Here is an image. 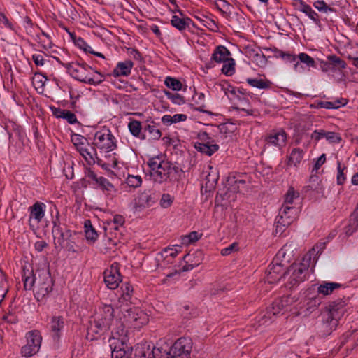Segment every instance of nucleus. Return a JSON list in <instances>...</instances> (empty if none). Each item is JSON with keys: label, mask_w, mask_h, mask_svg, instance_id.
<instances>
[{"label": "nucleus", "mask_w": 358, "mask_h": 358, "mask_svg": "<svg viewBox=\"0 0 358 358\" xmlns=\"http://www.w3.org/2000/svg\"><path fill=\"white\" fill-rule=\"evenodd\" d=\"M134 63L131 60L119 62L114 69L113 74L115 77L127 76L130 74Z\"/></svg>", "instance_id": "24"}, {"label": "nucleus", "mask_w": 358, "mask_h": 358, "mask_svg": "<svg viewBox=\"0 0 358 358\" xmlns=\"http://www.w3.org/2000/svg\"><path fill=\"white\" fill-rule=\"evenodd\" d=\"M337 164H338L337 183L338 185H342V184H343V182L345 180V177L344 173H343L345 167L344 168L341 167L340 162H338Z\"/></svg>", "instance_id": "59"}, {"label": "nucleus", "mask_w": 358, "mask_h": 358, "mask_svg": "<svg viewBox=\"0 0 358 358\" xmlns=\"http://www.w3.org/2000/svg\"><path fill=\"white\" fill-rule=\"evenodd\" d=\"M201 236V234H199L197 231H192L189 234L181 237L182 244L188 245L199 240Z\"/></svg>", "instance_id": "40"}, {"label": "nucleus", "mask_w": 358, "mask_h": 358, "mask_svg": "<svg viewBox=\"0 0 358 358\" xmlns=\"http://www.w3.org/2000/svg\"><path fill=\"white\" fill-rule=\"evenodd\" d=\"M326 162V155L325 154H322L320 155V157H318L315 162V164L313 166L312 173L317 172L319 169Z\"/></svg>", "instance_id": "58"}, {"label": "nucleus", "mask_w": 358, "mask_h": 358, "mask_svg": "<svg viewBox=\"0 0 358 358\" xmlns=\"http://www.w3.org/2000/svg\"><path fill=\"white\" fill-rule=\"evenodd\" d=\"M114 322V309L110 305H104L90 321L87 329V338L90 340L96 338V335L108 329Z\"/></svg>", "instance_id": "4"}, {"label": "nucleus", "mask_w": 358, "mask_h": 358, "mask_svg": "<svg viewBox=\"0 0 358 358\" xmlns=\"http://www.w3.org/2000/svg\"><path fill=\"white\" fill-rule=\"evenodd\" d=\"M36 40L41 44V47L45 49L50 48L52 46V41L48 35L44 32H41L36 35Z\"/></svg>", "instance_id": "41"}, {"label": "nucleus", "mask_w": 358, "mask_h": 358, "mask_svg": "<svg viewBox=\"0 0 358 358\" xmlns=\"http://www.w3.org/2000/svg\"><path fill=\"white\" fill-rule=\"evenodd\" d=\"M49 324L53 339L58 341L64 327V318L62 316H53Z\"/></svg>", "instance_id": "19"}, {"label": "nucleus", "mask_w": 358, "mask_h": 358, "mask_svg": "<svg viewBox=\"0 0 358 358\" xmlns=\"http://www.w3.org/2000/svg\"><path fill=\"white\" fill-rule=\"evenodd\" d=\"M45 206L43 203L36 202L33 206H30L29 210V226L33 229V222H36V224H38L45 215Z\"/></svg>", "instance_id": "17"}, {"label": "nucleus", "mask_w": 358, "mask_h": 358, "mask_svg": "<svg viewBox=\"0 0 358 358\" xmlns=\"http://www.w3.org/2000/svg\"><path fill=\"white\" fill-rule=\"evenodd\" d=\"M104 282L106 287L110 289H115L122 282V276L120 273V265L117 262H113L110 268L103 273Z\"/></svg>", "instance_id": "13"}, {"label": "nucleus", "mask_w": 358, "mask_h": 358, "mask_svg": "<svg viewBox=\"0 0 358 358\" xmlns=\"http://www.w3.org/2000/svg\"><path fill=\"white\" fill-rule=\"evenodd\" d=\"M127 331L123 323L116 321L113 328L109 345L111 349V358H129L131 348L127 343Z\"/></svg>", "instance_id": "2"}, {"label": "nucleus", "mask_w": 358, "mask_h": 358, "mask_svg": "<svg viewBox=\"0 0 358 358\" xmlns=\"http://www.w3.org/2000/svg\"><path fill=\"white\" fill-rule=\"evenodd\" d=\"M164 83L169 88L176 91L180 90L182 85L180 81L171 77H167Z\"/></svg>", "instance_id": "44"}, {"label": "nucleus", "mask_w": 358, "mask_h": 358, "mask_svg": "<svg viewBox=\"0 0 358 358\" xmlns=\"http://www.w3.org/2000/svg\"><path fill=\"white\" fill-rule=\"evenodd\" d=\"M296 5L298 6L299 9L306 13L312 20L315 22L317 24L320 22L318 15L309 5L305 3L301 0L298 1L296 2Z\"/></svg>", "instance_id": "28"}, {"label": "nucleus", "mask_w": 358, "mask_h": 358, "mask_svg": "<svg viewBox=\"0 0 358 358\" xmlns=\"http://www.w3.org/2000/svg\"><path fill=\"white\" fill-rule=\"evenodd\" d=\"M321 301L318 297L311 298L307 303V309L310 311L314 310L320 304Z\"/></svg>", "instance_id": "60"}, {"label": "nucleus", "mask_w": 358, "mask_h": 358, "mask_svg": "<svg viewBox=\"0 0 358 358\" xmlns=\"http://www.w3.org/2000/svg\"><path fill=\"white\" fill-rule=\"evenodd\" d=\"M97 184L99 185L103 192H106L109 195L113 196L116 192V189L113 185L104 177H99L97 180Z\"/></svg>", "instance_id": "32"}, {"label": "nucleus", "mask_w": 358, "mask_h": 358, "mask_svg": "<svg viewBox=\"0 0 358 358\" xmlns=\"http://www.w3.org/2000/svg\"><path fill=\"white\" fill-rule=\"evenodd\" d=\"M155 203L152 194L149 192L141 193L135 200L134 207L138 208H145L150 207Z\"/></svg>", "instance_id": "23"}, {"label": "nucleus", "mask_w": 358, "mask_h": 358, "mask_svg": "<svg viewBox=\"0 0 358 358\" xmlns=\"http://www.w3.org/2000/svg\"><path fill=\"white\" fill-rule=\"evenodd\" d=\"M94 143L100 149L111 151L115 147V138L108 129H103L95 133Z\"/></svg>", "instance_id": "11"}, {"label": "nucleus", "mask_w": 358, "mask_h": 358, "mask_svg": "<svg viewBox=\"0 0 358 358\" xmlns=\"http://www.w3.org/2000/svg\"><path fill=\"white\" fill-rule=\"evenodd\" d=\"M299 197V194L293 187H289L285 196L284 203L282 206L294 207L293 206L294 200L298 199Z\"/></svg>", "instance_id": "33"}, {"label": "nucleus", "mask_w": 358, "mask_h": 358, "mask_svg": "<svg viewBox=\"0 0 358 358\" xmlns=\"http://www.w3.org/2000/svg\"><path fill=\"white\" fill-rule=\"evenodd\" d=\"M124 223V218L120 215H116L113 217V223L111 224V229L118 230L120 227H122Z\"/></svg>", "instance_id": "53"}, {"label": "nucleus", "mask_w": 358, "mask_h": 358, "mask_svg": "<svg viewBox=\"0 0 358 358\" xmlns=\"http://www.w3.org/2000/svg\"><path fill=\"white\" fill-rule=\"evenodd\" d=\"M155 348L147 343L136 345L134 350L135 358H155Z\"/></svg>", "instance_id": "20"}, {"label": "nucleus", "mask_w": 358, "mask_h": 358, "mask_svg": "<svg viewBox=\"0 0 358 358\" xmlns=\"http://www.w3.org/2000/svg\"><path fill=\"white\" fill-rule=\"evenodd\" d=\"M308 268V262L291 265L285 273L288 278L287 286L291 289L303 282L306 279Z\"/></svg>", "instance_id": "6"}, {"label": "nucleus", "mask_w": 358, "mask_h": 358, "mask_svg": "<svg viewBox=\"0 0 358 358\" xmlns=\"http://www.w3.org/2000/svg\"><path fill=\"white\" fill-rule=\"evenodd\" d=\"M271 320V314L268 310L266 313H262L257 317V322L259 326L266 325Z\"/></svg>", "instance_id": "54"}, {"label": "nucleus", "mask_w": 358, "mask_h": 358, "mask_svg": "<svg viewBox=\"0 0 358 358\" xmlns=\"http://www.w3.org/2000/svg\"><path fill=\"white\" fill-rule=\"evenodd\" d=\"M341 284L337 282H324L321 284L317 288V292L324 296L331 294L336 289L340 288Z\"/></svg>", "instance_id": "30"}, {"label": "nucleus", "mask_w": 358, "mask_h": 358, "mask_svg": "<svg viewBox=\"0 0 358 358\" xmlns=\"http://www.w3.org/2000/svg\"><path fill=\"white\" fill-rule=\"evenodd\" d=\"M122 294L118 299L119 306H129V303H131V300L133 295V287L129 282H124L121 286Z\"/></svg>", "instance_id": "22"}, {"label": "nucleus", "mask_w": 358, "mask_h": 358, "mask_svg": "<svg viewBox=\"0 0 358 358\" xmlns=\"http://www.w3.org/2000/svg\"><path fill=\"white\" fill-rule=\"evenodd\" d=\"M63 66L67 69L69 74L75 79L87 83L90 80L88 79L90 75L92 74L93 69L86 64H80L78 62H71L63 64Z\"/></svg>", "instance_id": "9"}, {"label": "nucleus", "mask_w": 358, "mask_h": 358, "mask_svg": "<svg viewBox=\"0 0 358 358\" xmlns=\"http://www.w3.org/2000/svg\"><path fill=\"white\" fill-rule=\"evenodd\" d=\"M62 118L65 119L69 124H75L78 122L76 115L67 110H65Z\"/></svg>", "instance_id": "57"}, {"label": "nucleus", "mask_w": 358, "mask_h": 358, "mask_svg": "<svg viewBox=\"0 0 358 358\" xmlns=\"http://www.w3.org/2000/svg\"><path fill=\"white\" fill-rule=\"evenodd\" d=\"M247 83L252 87L259 89H268L270 87L271 83L268 80L258 78H248Z\"/></svg>", "instance_id": "38"}, {"label": "nucleus", "mask_w": 358, "mask_h": 358, "mask_svg": "<svg viewBox=\"0 0 358 358\" xmlns=\"http://www.w3.org/2000/svg\"><path fill=\"white\" fill-rule=\"evenodd\" d=\"M147 164L150 168V176L156 183L162 184L171 181L178 172V168L166 160L162 155L150 158Z\"/></svg>", "instance_id": "1"}, {"label": "nucleus", "mask_w": 358, "mask_h": 358, "mask_svg": "<svg viewBox=\"0 0 358 358\" xmlns=\"http://www.w3.org/2000/svg\"><path fill=\"white\" fill-rule=\"evenodd\" d=\"M325 138L331 143H339L341 138L335 132L326 131Z\"/></svg>", "instance_id": "61"}, {"label": "nucleus", "mask_w": 358, "mask_h": 358, "mask_svg": "<svg viewBox=\"0 0 358 358\" xmlns=\"http://www.w3.org/2000/svg\"><path fill=\"white\" fill-rule=\"evenodd\" d=\"M299 208L296 207L282 206L277 217V229L282 230V227L290 225L297 217Z\"/></svg>", "instance_id": "12"}, {"label": "nucleus", "mask_w": 358, "mask_h": 358, "mask_svg": "<svg viewBox=\"0 0 358 358\" xmlns=\"http://www.w3.org/2000/svg\"><path fill=\"white\" fill-rule=\"evenodd\" d=\"M127 183L129 187L136 188L142 183V179L140 176L129 175L127 178Z\"/></svg>", "instance_id": "48"}, {"label": "nucleus", "mask_w": 358, "mask_h": 358, "mask_svg": "<svg viewBox=\"0 0 358 358\" xmlns=\"http://www.w3.org/2000/svg\"><path fill=\"white\" fill-rule=\"evenodd\" d=\"M345 301L341 299L331 302L322 313V323L320 332L322 336H328L336 329L341 318L344 315Z\"/></svg>", "instance_id": "3"}, {"label": "nucleus", "mask_w": 358, "mask_h": 358, "mask_svg": "<svg viewBox=\"0 0 358 358\" xmlns=\"http://www.w3.org/2000/svg\"><path fill=\"white\" fill-rule=\"evenodd\" d=\"M76 145L77 146L78 151L89 164L95 162V158H96V152L94 148L90 146V145H88L87 147L84 146L83 143H80L79 145Z\"/></svg>", "instance_id": "21"}, {"label": "nucleus", "mask_w": 358, "mask_h": 358, "mask_svg": "<svg viewBox=\"0 0 358 358\" xmlns=\"http://www.w3.org/2000/svg\"><path fill=\"white\" fill-rule=\"evenodd\" d=\"M144 130L149 133L150 138L153 140H157L162 136L160 130L155 124H148Z\"/></svg>", "instance_id": "45"}, {"label": "nucleus", "mask_w": 358, "mask_h": 358, "mask_svg": "<svg viewBox=\"0 0 358 358\" xmlns=\"http://www.w3.org/2000/svg\"><path fill=\"white\" fill-rule=\"evenodd\" d=\"M286 272L281 264L275 263L269 265L266 280L271 284L278 282L282 276H286Z\"/></svg>", "instance_id": "18"}, {"label": "nucleus", "mask_w": 358, "mask_h": 358, "mask_svg": "<svg viewBox=\"0 0 358 358\" xmlns=\"http://www.w3.org/2000/svg\"><path fill=\"white\" fill-rule=\"evenodd\" d=\"M9 290V285L5 273L0 270V303Z\"/></svg>", "instance_id": "34"}, {"label": "nucleus", "mask_w": 358, "mask_h": 358, "mask_svg": "<svg viewBox=\"0 0 358 358\" xmlns=\"http://www.w3.org/2000/svg\"><path fill=\"white\" fill-rule=\"evenodd\" d=\"M36 277H38V271L36 272L34 276H28L26 277L24 280V287L25 289L30 290L32 289L34 283L37 284V279Z\"/></svg>", "instance_id": "52"}, {"label": "nucleus", "mask_w": 358, "mask_h": 358, "mask_svg": "<svg viewBox=\"0 0 358 358\" xmlns=\"http://www.w3.org/2000/svg\"><path fill=\"white\" fill-rule=\"evenodd\" d=\"M126 321L134 328H141L148 322V315L138 307L120 306Z\"/></svg>", "instance_id": "7"}, {"label": "nucleus", "mask_w": 358, "mask_h": 358, "mask_svg": "<svg viewBox=\"0 0 358 358\" xmlns=\"http://www.w3.org/2000/svg\"><path fill=\"white\" fill-rule=\"evenodd\" d=\"M346 104L347 101L345 99H337L334 101H322L319 103L320 108L327 109H337Z\"/></svg>", "instance_id": "37"}, {"label": "nucleus", "mask_w": 358, "mask_h": 358, "mask_svg": "<svg viewBox=\"0 0 358 358\" xmlns=\"http://www.w3.org/2000/svg\"><path fill=\"white\" fill-rule=\"evenodd\" d=\"M128 128L129 131L131 133L133 136L135 137H139L141 139L145 138L144 135H141V131L142 129L141 124L139 121L136 120H131L128 124Z\"/></svg>", "instance_id": "35"}, {"label": "nucleus", "mask_w": 358, "mask_h": 358, "mask_svg": "<svg viewBox=\"0 0 358 358\" xmlns=\"http://www.w3.org/2000/svg\"><path fill=\"white\" fill-rule=\"evenodd\" d=\"M2 320L8 323H15L17 322V318L14 314H13L10 311L8 313H6L3 317Z\"/></svg>", "instance_id": "64"}, {"label": "nucleus", "mask_w": 358, "mask_h": 358, "mask_svg": "<svg viewBox=\"0 0 358 358\" xmlns=\"http://www.w3.org/2000/svg\"><path fill=\"white\" fill-rule=\"evenodd\" d=\"M287 134L282 129L275 130L268 134L265 137L264 151L270 148L280 150L286 145Z\"/></svg>", "instance_id": "14"}, {"label": "nucleus", "mask_w": 358, "mask_h": 358, "mask_svg": "<svg viewBox=\"0 0 358 358\" xmlns=\"http://www.w3.org/2000/svg\"><path fill=\"white\" fill-rule=\"evenodd\" d=\"M32 59L36 66H43L45 64L44 57L41 53L34 54Z\"/></svg>", "instance_id": "63"}, {"label": "nucleus", "mask_w": 358, "mask_h": 358, "mask_svg": "<svg viewBox=\"0 0 358 358\" xmlns=\"http://www.w3.org/2000/svg\"><path fill=\"white\" fill-rule=\"evenodd\" d=\"M27 344L22 348L23 356L29 357L36 354L41 345L42 336L37 330L30 331L26 334Z\"/></svg>", "instance_id": "10"}, {"label": "nucleus", "mask_w": 358, "mask_h": 358, "mask_svg": "<svg viewBox=\"0 0 358 358\" xmlns=\"http://www.w3.org/2000/svg\"><path fill=\"white\" fill-rule=\"evenodd\" d=\"M294 302V298L289 296H284L281 299L275 301V306H281L282 308L286 309Z\"/></svg>", "instance_id": "47"}, {"label": "nucleus", "mask_w": 358, "mask_h": 358, "mask_svg": "<svg viewBox=\"0 0 358 358\" xmlns=\"http://www.w3.org/2000/svg\"><path fill=\"white\" fill-rule=\"evenodd\" d=\"M297 57L299 58L300 62L305 64L308 67H316V62L315 59L308 54L301 52L297 56Z\"/></svg>", "instance_id": "43"}, {"label": "nucleus", "mask_w": 358, "mask_h": 358, "mask_svg": "<svg viewBox=\"0 0 358 358\" xmlns=\"http://www.w3.org/2000/svg\"><path fill=\"white\" fill-rule=\"evenodd\" d=\"M56 247L59 246L68 250H73L76 233L66 229H62L54 222L52 230Z\"/></svg>", "instance_id": "5"}, {"label": "nucleus", "mask_w": 358, "mask_h": 358, "mask_svg": "<svg viewBox=\"0 0 358 358\" xmlns=\"http://www.w3.org/2000/svg\"><path fill=\"white\" fill-rule=\"evenodd\" d=\"M192 20L189 17L181 18L177 15H173L171 24L173 27L178 29L179 31L185 30L189 27Z\"/></svg>", "instance_id": "29"}, {"label": "nucleus", "mask_w": 358, "mask_h": 358, "mask_svg": "<svg viewBox=\"0 0 358 358\" xmlns=\"http://www.w3.org/2000/svg\"><path fill=\"white\" fill-rule=\"evenodd\" d=\"M178 253V251L176 249L173 248H166L161 253V257H164V259H167L171 257L173 259Z\"/></svg>", "instance_id": "56"}, {"label": "nucleus", "mask_w": 358, "mask_h": 358, "mask_svg": "<svg viewBox=\"0 0 358 358\" xmlns=\"http://www.w3.org/2000/svg\"><path fill=\"white\" fill-rule=\"evenodd\" d=\"M103 76L101 73L93 69V71H92V74L90 75V77H88V79L90 80V82H87V83L93 85H99L103 82Z\"/></svg>", "instance_id": "46"}, {"label": "nucleus", "mask_w": 358, "mask_h": 358, "mask_svg": "<svg viewBox=\"0 0 358 358\" xmlns=\"http://www.w3.org/2000/svg\"><path fill=\"white\" fill-rule=\"evenodd\" d=\"M195 148L201 152L210 156L218 150L219 147L216 144L198 143Z\"/></svg>", "instance_id": "36"}, {"label": "nucleus", "mask_w": 358, "mask_h": 358, "mask_svg": "<svg viewBox=\"0 0 358 358\" xmlns=\"http://www.w3.org/2000/svg\"><path fill=\"white\" fill-rule=\"evenodd\" d=\"M229 55L230 52L228 49L224 46L220 45L215 50L211 59L217 63L225 62L229 59Z\"/></svg>", "instance_id": "26"}, {"label": "nucleus", "mask_w": 358, "mask_h": 358, "mask_svg": "<svg viewBox=\"0 0 358 358\" xmlns=\"http://www.w3.org/2000/svg\"><path fill=\"white\" fill-rule=\"evenodd\" d=\"M85 229L86 238L88 241L94 242L98 237V234L95 231L94 228H93V227L92 226L90 220H85Z\"/></svg>", "instance_id": "39"}, {"label": "nucleus", "mask_w": 358, "mask_h": 358, "mask_svg": "<svg viewBox=\"0 0 358 358\" xmlns=\"http://www.w3.org/2000/svg\"><path fill=\"white\" fill-rule=\"evenodd\" d=\"M224 64L222 68V72L226 76H231L235 71V62L231 58L223 62Z\"/></svg>", "instance_id": "42"}, {"label": "nucleus", "mask_w": 358, "mask_h": 358, "mask_svg": "<svg viewBox=\"0 0 358 358\" xmlns=\"http://www.w3.org/2000/svg\"><path fill=\"white\" fill-rule=\"evenodd\" d=\"M217 8L223 13L231 12V5L225 0H217L215 3Z\"/></svg>", "instance_id": "51"}, {"label": "nucleus", "mask_w": 358, "mask_h": 358, "mask_svg": "<svg viewBox=\"0 0 358 358\" xmlns=\"http://www.w3.org/2000/svg\"><path fill=\"white\" fill-rule=\"evenodd\" d=\"M320 67L323 72L341 71L346 67L344 60L335 55L327 56L326 61H320Z\"/></svg>", "instance_id": "16"}, {"label": "nucleus", "mask_w": 358, "mask_h": 358, "mask_svg": "<svg viewBox=\"0 0 358 358\" xmlns=\"http://www.w3.org/2000/svg\"><path fill=\"white\" fill-rule=\"evenodd\" d=\"M303 157V150L296 148H294L287 157V166L297 167Z\"/></svg>", "instance_id": "25"}, {"label": "nucleus", "mask_w": 358, "mask_h": 358, "mask_svg": "<svg viewBox=\"0 0 358 358\" xmlns=\"http://www.w3.org/2000/svg\"><path fill=\"white\" fill-rule=\"evenodd\" d=\"M166 95L168 97V99L171 100V101L175 104L181 105V104L185 103V99L184 96H181L179 94L171 93V92H166Z\"/></svg>", "instance_id": "50"}, {"label": "nucleus", "mask_w": 358, "mask_h": 358, "mask_svg": "<svg viewBox=\"0 0 358 358\" xmlns=\"http://www.w3.org/2000/svg\"><path fill=\"white\" fill-rule=\"evenodd\" d=\"M35 296L37 300H42L52 290L53 280L47 271H38Z\"/></svg>", "instance_id": "8"}, {"label": "nucleus", "mask_w": 358, "mask_h": 358, "mask_svg": "<svg viewBox=\"0 0 358 358\" xmlns=\"http://www.w3.org/2000/svg\"><path fill=\"white\" fill-rule=\"evenodd\" d=\"M192 348V341L189 338L182 337L178 339L169 350V355L178 357L190 354Z\"/></svg>", "instance_id": "15"}, {"label": "nucleus", "mask_w": 358, "mask_h": 358, "mask_svg": "<svg viewBox=\"0 0 358 358\" xmlns=\"http://www.w3.org/2000/svg\"><path fill=\"white\" fill-rule=\"evenodd\" d=\"M276 52L278 54V56L282 57L287 62H295L296 60V56L290 52H285L280 50H278Z\"/></svg>", "instance_id": "55"}, {"label": "nucleus", "mask_w": 358, "mask_h": 358, "mask_svg": "<svg viewBox=\"0 0 358 358\" xmlns=\"http://www.w3.org/2000/svg\"><path fill=\"white\" fill-rule=\"evenodd\" d=\"M313 5L320 12L324 13H336V9L334 7V0H319L315 1Z\"/></svg>", "instance_id": "27"}, {"label": "nucleus", "mask_w": 358, "mask_h": 358, "mask_svg": "<svg viewBox=\"0 0 358 358\" xmlns=\"http://www.w3.org/2000/svg\"><path fill=\"white\" fill-rule=\"evenodd\" d=\"M238 244L236 243H233L229 246H228L225 248H223L221 250V254L223 256L229 255L232 252L238 250Z\"/></svg>", "instance_id": "62"}, {"label": "nucleus", "mask_w": 358, "mask_h": 358, "mask_svg": "<svg viewBox=\"0 0 358 358\" xmlns=\"http://www.w3.org/2000/svg\"><path fill=\"white\" fill-rule=\"evenodd\" d=\"M173 200L174 197L169 194H163L159 201L160 206L163 208H168L172 205Z\"/></svg>", "instance_id": "49"}, {"label": "nucleus", "mask_w": 358, "mask_h": 358, "mask_svg": "<svg viewBox=\"0 0 358 358\" xmlns=\"http://www.w3.org/2000/svg\"><path fill=\"white\" fill-rule=\"evenodd\" d=\"M229 182L231 186V189L234 192H242L246 189L247 180L240 176L230 178Z\"/></svg>", "instance_id": "31"}]
</instances>
